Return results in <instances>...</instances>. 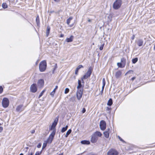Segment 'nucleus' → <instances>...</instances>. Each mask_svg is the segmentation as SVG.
<instances>
[{
    "label": "nucleus",
    "mask_w": 155,
    "mask_h": 155,
    "mask_svg": "<svg viewBox=\"0 0 155 155\" xmlns=\"http://www.w3.org/2000/svg\"><path fill=\"white\" fill-rule=\"evenodd\" d=\"M110 130V129H109V128H108V129H107V130H106V131H108L109 132V131Z\"/></svg>",
    "instance_id": "nucleus-56"
},
{
    "label": "nucleus",
    "mask_w": 155,
    "mask_h": 155,
    "mask_svg": "<svg viewBox=\"0 0 155 155\" xmlns=\"http://www.w3.org/2000/svg\"><path fill=\"white\" fill-rule=\"evenodd\" d=\"M33 153L32 152H29L28 155H33Z\"/></svg>",
    "instance_id": "nucleus-46"
},
{
    "label": "nucleus",
    "mask_w": 155,
    "mask_h": 155,
    "mask_svg": "<svg viewBox=\"0 0 155 155\" xmlns=\"http://www.w3.org/2000/svg\"><path fill=\"white\" fill-rule=\"evenodd\" d=\"M103 85L105 86V81L104 78H103L102 79Z\"/></svg>",
    "instance_id": "nucleus-36"
},
{
    "label": "nucleus",
    "mask_w": 155,
    "mask_h": 155,
    "mask_svg": "<svg viewBox=\"0 0 155 155\" xmlns=\"http://www.w3.org/2000/svg\"><path fill=\"white\" fill-rule=\"evenodd\" d=\"M109 132L108 131H105L104 132V136L106 138H108L109 137Z\"/></svg>",
    "instance_id": "nucleus-22"
},
{
    "label": "nucleus",
    "mask_w": 155,
    "mask_h": 155,
    "mask_svg": "<svg viewBox=\"0 0 155 155\" xmlns=\"http://www.w3.org/2000/svg\"><path fill=\"white\" fill-rule=\"evenodd\" d=\"M3 91V88L1 86H0V94L2 93Z\"/></svg>",
    "instance_id": "nucleus-39"
},
{
    "label": "nucleus",
    "mask_w": 155,
    "mask_h": 155,
    "mask_svg": "<svg viewBox=\"0 0 155 155\" xmlns=\"http://www.w3.org/2000/svg\"><path fill=\"white\" fill-rule=\"evenodd\" d=\"M56 129L53 130L51 133L50 135L48 138L47 140V142L48 143H51L54 139L56 133Z\"/></svg>",
    "instance_id": "nucleus-4"
},
{
    "label": "nucleus",
    "mask_w": 155,
    "mask_h": 155,
    "mask_svg": "<svg viewBox=\"0 0 155 155\" xmlns=\"http://www.w3.org/2000/svg\"><path fill=\"white\" fill-rule=\"evenodd\" d=\"M55 93V92H54L53 91L52 92H51L50 93V94L51 95V96L52 97H53L54 96V94Z\"/></svg>",
    "instance_id": "nucleus-40"
},
{
    "label": "nucleus",
    "mask_w": 155,
    "mask_h": 155,
    "mask_svg": "<svg viewBox=\"0 0 155 155\" xmlns=\"http://www.w3.org/2000/svg\"><path fill=\"white\" fill-rule=\"evenodd\" d=\"M47 67V63L45 60L41 61L39 65V69L40 71L43 72L45 71Z\"/></svg>",
    "instance_id": "nucleus-1"
},
{
    "label": "nucleus",
    "mask_w": 155,
    "mask_h": 155,
    "mask_svg": "<svg viewBox=\"0 0 155 155\" xmlns=\"http://www.w3.org/2000/svg\"><path fill=\"white\" fill-rule=\"evenodd\" d=\"M138 59L137 58H135L132 60V62L133 64L136 63L138 61Z\"/></svg>",
    "instance_id": "nucleus-27"
},
{
    "label": "nucleus",
    "mask_w": 155,
    "mask_h": 155,
    "mask_svg": "<svg viewBox=\"0 0 155 155\" xmlns=\"http://www.w3.org/2000/svg\"><path fill=\"white\" fill-rule=\"evenodd\" d=\"M36 21L37 24H38V23H39V17H38V16L37 17V18H36Z\"/></svg>",
    "instance_id": "nucleus-38"
},
{
    "label": "nucleus",
    "mask_w": 155,
    "mask_h": 155,
    "mask_svg": "<svg viewBox=\"0 0 155 155\" xmlns=\"http://www.w3.org/2000/svg\"><path fill=\"white\" fill-rule=\"evenodd\" d=\"M104 87H105V86L102 85V89L104 90Z\"/></svg>",
    "instance_id": "nucleus-55"
},
{
    "label": "nucleus",
    "mask_w": 155,
    "mask_h": 155,
    "mask_svg": "<svg viewBox=\"0 0 155 155\" xmlns=\"http://www.w3.org/2000/svg\"><path fill=\"white\" fill-rule=\"evenodd\" d=\"M19 155H23V154L22 153H21Z\"/></svg>",
    "instance_id": "nucleus-60"
},
{
    "label": "nucleus",
    "mask_w": 155,
    "mask_h": 155,
    "mask_svg": "<svg viewBox=\"0 0 155 155\" xmlns=\"http://www.w3.org/2000/svg\"><path fill=\"white\" fill-rule=\"evenodd\" d=\"M81 143L83 144H89L90 143L89 140H83L81 141Z\"/></svg>",
    "instance_id": "nucleus-20"
},
{
    "label": "nucleus",
    "mask_w": 155,
    "mask_h": 155,
    "mask_svg": "<svg viewBox=\"0 0 155 155\" xmlns=\"http://www.w3.org/2000/svg\"><path fill=\"white\" fill-rule=\"evenodd\" d=\"M45 90H43V91H42L41 92L40 94L38 97L39 98H40L42 96L44 93L45 92Z\"/></svg>",
    "instance_id": "nucleus-30"
},
{
    "label": "nucleus",
    "mask_w": 155,
    "mask_h": 155,
    "mask_svg": "<svg viewBox=\"0 0 155 155\" xmlns=\"http://www.w3.org/2000/svg\"><path fill=\"white\" fill-rule=\"evenodd\" d=\"M31 91L32 93H35L37 90V87L36 84H33L30 87Z\"/></svg>",
    "instance_id": "nucleus-11"
},
{
    "label": "nucleus",
    "mask_w": 155,
    "mask_h": 155,
    "mask_svg": "<svg viewBox=\"0 0 155 155\" xmlns=\"http://www.w3.org/2000/svg\"><path fill=\"white\" fill-rule=\"evenodd\" d=\"M92 68L91 67H90L87 72L83 77V79H87L90 77L92 73Z\"/></svg>",
    "instance_id": "nucleus-6"
},
{
    "label": "nucleus",
    "mask_w": 155,
    "mask_h": 155,
    "mask_svg": "<svg viewBox=\"0 0 155 155\" xmlns=\"http://www.w3.org/2000/svg\"><path fill=\"white\" fill-rule=\"evenodd\" d=\"M103 91H104V90L102 89V90L101 91V94H102V93H103Z\"/></svg>",
    "instance_id": "nucleus-52"
},
{
    "label": "nucleus",
    "mask_w": 155,
    "mask_h": 155,
    "mask_svg": "<svg viewBox=\"0 0 155 155\" xmlns=\"http://www.w3.org/2000/svg\"><path fill=\"white\" fill-rule=\"evenodd\" d=\"M88 22H91V19H89L88 20Z\"/></svg>",
    "instance_id": "nucleus-58"
},
{
    "label": "nucleus",
    "mask_w": 155,
    "mask_h": 155,
    "mask_svg": "<svg viewBox=\"0 0 155 155\" xmlns=\"http://www.w3.org/2000/svg\"><path fill=\"white\" fill-rule=\"evenodd\" d=\"M35 132V130H32L31 131V133L32 134L34 133Z\"/></svg>",
    "instance_id": "nucleus-50"
},
{
    "label": "nucleus",
    "mask_w": 155,
    "mask_h": 155,
    "mask_svg": "<svg viewBox=\"0 0 155 155\" xmlns=\"http://www.w3.org/2000/svg\"><path fill=\"white\" fill-rule=\"evenodd\" d=\"M137 45L139 46L140 47L143 45V41L142 39H139L137 41Z\"/></svg>",
    "instance_id": "nucleus-15"
},
{
    "label": "nucleus",
    "mask_w": 155,
    "mask_h": 155,
    "mask_svg": "<svg viewBox=\"0 0 155 155\" xmlns=\"http://www.w3.org/2000/svg\"><path fill=\"white\" fill-rule=\"evenodd\" d=\"M78 85L77 87V88L78 89H83V88L84 87V86L83 85L81 84V81L80 80H78Z\"/></svg>",
    "instance_id": "nucleus-16"
},
{
    "label": "nucleus",
    "mask_w": 155,
    "mask_h": 155,
    "mask_svg": "<svg viewBox=\"0 0 155 155\" xmlns=\"http://www.w3.org/2000/svg\"><path fill=\"white\" fill-rule=\"evenodd\" d=\"M131 71H131V70H130L129 71H128L126 74H125V75H126L127 74H128V73H130V72Z\"/></svg>",
    "instance_id": "nucleus-51"
},
{
    "label": "nucleus",
    "mask_w": 155,
    "mask_h": 155,
    "mask_svg": "<svg viewBox=\"0 0 155 155\" xmlns=\"http://www.w3.org/2000/svg\"><path fill=\"white\" fill-rule=\"evenodd\" d=\"M118 138L120 140V141H122L123 143H125V141L122 139L119 136H118Z\"/></svg>",
    "instance_id": "nucleus-34"
},
{
    "label": "nucleus",
    "mask_w": 155,
    "mask_h": 155,
    "mask_svg": "<svg viewBox=\"0 0 155 155\" xmlns=\"http://www.w3.org/2000/svg\"><path fill=\"white\" fill-rule=\"evenodd\" d=\"M122 1L121 0H116L113 3V7L115 10L119 9L121 5Z\"/></svg>",
    "instance_id": "nucleus-3"
},
{
    "label": "nucleus",
    "mask_w": 155,
    "mask_h": 155,
    "mask_svg": "<svg viewBox=\"0 0 155 155\" xmlns=\"http://www.w3.org/2000/svg\"><path fill=\"white\" fill-rule=\"evenodd\" d=\"M58 120V117H57L54 120V122L52 123L51 127L49 128L50 130H52L55 129V127L57 125Z\"/></svg>",
    "instance_id": "nucleus-8"
},
{
    "label": "nucleus",
    "mask_w": 155,
    "mask_h": 155,
    "mask_svg": "<svg viewBox=\"0 0 155 155\" xmlns=\"http://www.w3.org/2000/svg\"><path fill=\"white\" fill-rule=\"evenodd\" d=\"M54 0L55 2H57L59 1V0Z\"/></svg>",
    "instance_id": "nucleus-57"
},
{
    "label": "nucleus",
    "mask_w": 155,
    "mask_h": 155,
    "mask_svg": "<svg viewBox=\"0 0 155 155\" xmlns=\"http://www.w3.org/2000/svg\"><path fill=\"white\" fill-rule=\"evenodd\" d=\"M73 38L74 36L72 35H71L69 38H67L66 41L68 42H71L73 41Z\"/></svg>",
    "instance_id": "nucleus-19"
},
{
    "label": "nucleus",
    "mask_w": 155,
    "mask_h": 155,
    "mask_svg": "<svg viewBox=\"0 0 155 155\" xmlns=\"http://www.w3.org/2000/svg\"><path fill=\"white\" fill-rule=\"evenodd\" d=\"M122 72L120 71H117L115 74V76L117 78H118L121 76Z\"/></svg>",
    "instance_id": "nucleus-18"
},
{
    "label": "nucleus",
    "mask_w": 155,
    "mask_h": 155,
    "mask_svg": "<svg viewBox=\"0 0 155 155\" xmlns=\"http://www.w3.org/2000/svg\"><path fill=\"white\" fill-rule=\"evenodd\" d=\"M44 81L43 79L39 80L38 82V85L40 87H42L44 85Z\"/></svg>",
    "instance_id": "nucleus-14"
},
{
    "label": "nucleus",
    "mask_w": 155,
    "mask_h": 155,
    "mask_svg": "<svg viewBox=\"0 0 155 155\" xmlns=\"http://www.w3.org/2000/svg\"><path fill=\"white\" fill-rule=\"evenodd\" d=\"M94 134L96 136L99 137H101L102 136L101 133L99 131H96L95 132Z\"/></svg>",
    "instance_id": "nucleus-21"
},
{
    "label": "nucleus",
    "mask_w": 155,
    "mask_h": 155,
    "mask_svg": "<svg viewBox=\"0 0 155 155\" xmlns=\"http://www.w3.org/2000/svg\"><path fill=\"white\" fill-rule=\"evenodd\" d=\"M106 124L105 121L104 120H101L100 122V127L102 130H104L106 128Z\"/></svg>",
    "instance_id": "nucleus-10"
},
{
    "label": "nucleus",
    "mask_w": 155,
    "mask_h": 155,
    "mask_svg": "<svg viewBox=\"0 0 155 155\" xmlns=\"http://www.w3.org/2000/svg\"><path fill=\"white\" fill-rule=\"evenodd\" d=\"M74 79H75V78H75V77H74Z\"/></svg>",
    "instance_id": "nucleus-63"
},
{
    "label": "nucleus",
    "mask_w": 155,
    "mask_h": 155,
    "mask_svg": "<svg viewBox=\"0 0 155 155\" xmlns=\"http://www.w3.org/2000/svg\"><path fill=\"white\" fill-rule=\"evenodd\" d=\"M73 18L72 17H70L69 18H68L67 20V24H68V25H69V26L70 27H72L73 25V24L69 25V24L70 23L71 21L73 19Z\"/></svg>",
    "instance_id": "nucleus-17"
},
{
    "label": "nucleus",
    "mask_w": 155,
    "mask_h": 155,
    "mask_svg": "<svg viewBox=\"0 0 155 155\" xmlns=\"http://www.w3.org/2000/svg\"><path fill=\"white\" fill-rule=\"evenodd\" d=\"M69 90L68 88H66L65 90L64 93L66 94L69 91Z\"/></svg>",
    "instance_id": "nucleus-33"
},
{
    "label": "nucleus",
    "mask_w": 155,
    "mask_h": 155,
    "mask_svg": "<svg viewBox=\"0 0 155 155\" xmlns=\"http://www.w3.org/2000/svg\"><path fill=\"white\" fill-rule=\"evenodd\" d=\"M107 155H118L119 153L116 149L112 148L107 152Z\"/></svg>",
    "instance_id": "nucleus-7"
},
{
    "label": "nucleus",
    "mask_w": 155,
    "mask_h": 155,
    "mask_svg": "<svg viewBox=\"0 0 155 155\" xmlns=\"http://www.w3.org/2000/svg\"><path fill=\"white\" fill-rule=\"evenodd\" d=\"M50 28L49 26H48L47 28V30L46 31V35L47 37L48 36V35L50 33Z\"/></svg>",
    "instance_id": "nucleus-25"
},
{
    "label": "nucleus",
    "mask_w": 155,
    "mask_h": 155,
    "mask_svg": "<svg viewBox=\"0 0 155 155\" xmlns=\"http://www.w3.org/2000/svg\"><path fill=\"white\" fill-rule=\"evenodd\" d=\"M153 49H154V50H155V45L154 48H153Z\"/></svg>",
    "instance_id": "nucleus-59"
},
{
    "label": "nucleus",
    "mask_w": 155,
    "mask_h": 155,
    "mask_svg": "<svg viewBox=\"0 0 155 155\" xmlns=\"http://www.w3.org/2000/svg\"><path fill=\"white\" fill-rule=\"evenodd\" d=\"M59 155H63V153H61V154H59Z\"/></svg>",
    "instance_id": "nucleus-62"
},
{
    "label": "nucleus",
    "mask_w": 155,
    "mask_h": 155,
    "mask_svg": "<svg viewBox=\"0 0 155 155\" xmlns=\"http://www.w3.org/2000/svg\"><path fill=\"white\" fill-rule=\"evenodd\" d=\"M134 38H135V35H133V36H132L131 39L132 40H133L134 39Z\"/></svg>",
    "instance_id": "nucleus-48"
},
{
    "label": "nucleus",
    "mask_w": 155,
    "mask_h": 155,
    "mask_svg": "<svg viewBox=\"0 0 155 155\" xmlns=\"http://www.w3.org/2000/svg\"><path fill=\"white\" fill-rule=\"evenodd\" d=\"M104 44L102 45L100 47L99 49L100 50H102L103 49V47L104 46Z\"/></svg>",
    "instance_id": "nucleus-37"
},
{
    "label": "nucleus",
    "mask_w": 155,
    "mask_h": 155,
    "mask_svg": "<svg viewBox=\"0 0 155 155\" xmlns=\"http://www.w3.org/2000/svg\"><path fill=\"white\" fill-rule=\"evenodd\" d=\"M129 63H127V65H128V66H129Z\"/></svg>",
    "instance_id": "nucleus-61"
},
{
    "label": "nucleus",
    "mask_w": 155,
    "mask_h": 155,
    "mask_svg": "<svg viewBox=\"0 0 155 155\" xmlns=\"http://www.w3.org/2000/svg\"><path fill=\"white\" fill-rule=\"evenodd\" d=\"M57 68V64H55L54 65V68L53 70V72H54V71L55 70L56 68Z\"/></svg>",
    "instance_id": "nucleus-44"
},
{
    "label": "nucleus",
    "mask_w": 155,
    "mask_h": 155,
    "mask_svg": "<svg viewBox=\"0 0 155 155\" xmlns=\"http://www.w3.org/2000/svg\"><path fill=\"white\" fill-rule=\"evenodd\" d=\"M126 60L124 58H123L121 59L120 62H118L117 63V66L119 68H124L126 65Z\"/></svg>",
    "instance_id": "nucleus-2"
},
{
    "label": "nucleus",
    "mask_w": 155,
    "mask_h": 155,
    "mask_svg": "<svg viewBox=\"0 0 155 155\" xmlns=\"http://www.w3.org/2000/svg\"><path fill=\"white\" fill-rule=\"evenodd\" d=\"M2 6L4 8H7L8 6L6 3H4L2 4Z\"/></svg>",
    "instance_id": "nucleus-28"
},
{
    "label": "nucleus",
    "mask_w": 155,
    "mask_h": 155,
    "mask_svg": "<svg viewBox=\"0 0 155 155\" xmlns=\"http://www.w3.org/2000/svg\"><path fill=\"white\" fill-rule=\"evenodd\" d=\"M68 125H66L65 127H63L62 128L61 132L62 133H64L65 131L68 129Z\"/></svg>",
    "instance_id": "nucleus-26"
},
{
    "label": "nucleus",
    "mask_w": 155,
    "mask_h": 155,
    "mask_svg": "<svg viewBox=\"0 0 155 155\" xmlns=\"http://www.w3.org/2000/svg\"><path fill=\"white\" fill-rule=\"evenodd\" d=\"M2 106L4 108L8 107L9 104V101L8 99L6 97L3 98L2 101Z\"/></svg>",
    "instance_id": "nucleus-5"
},
{
    "label": "nucleus",
    "mask_w": 155,
    "mask_h": 155,
    "mask_svg": "<svg viewBox=\"0 0 155 155\" xmlns=\"http://www.w3.org/2000/svg\"><path fill=\"white\" fill-rule=\"evenodd\" d=\"M42 153V150L41 151H37L35 153V155H40Z\"/></svg>",
    "instance_id": "nucleus-32"
},
{
    "label": "nucleus",
    "mask_w": 155,
    "mask_h": 155,
    "mask_svg": "<svg viewBox=\"0 0 155 155\" xmlns=\"http://www.w3.org/2000/svg\"><path fill=\"white\" fill-rule=\"evenodd\" d=\"M83 93V89H78L76 94L77 98L78 100H80L81 98Z\"/></svg>",
    "instance_id": "nucleus-9"
},
{
    "label": "nucleus",
    "mask_w": 155,
    "mask_h": 155,
    "mask_svg": "<svg viewBox=\"0 0 155 155\" xmlns=\"http://www.w3.org/2000/svg\"><path fill=\"white\" fill-rule=\"evenodd\" d=\"M64 36V35L63 34H61L60 35V37H63Z\"/></svg>",
    "instance_id": "nucleus-53"
},
{
    "label": "nucleus",
    "mask_w": 155,
    "mask_h": 155,
    "mask_svg": "<svg viewBox=\"0 0 155 155\" xmlns=\"http://www.w3.org/2000/svg\"><path fill=\"white\" fill-rule=\"evenodd\" d=\"M47 145V143H43V144L42 147V150H41L42 151L43 149H44L46 147Z\"/></svg>",
    "instance_id": "nucleus-31"
},
{
    "label": "nucleus",
    "mask_w": 155,
    "mask_h": 155,
    "mask_svg": "<svg viewBox=\"0 0 155 155\" xmlns=\"http://www.w3.org/2000/svg\"><path fill=\"white\" fill-rule=\"evenodd\" d=\"M83 79V77L82 78H81V81H82V83L84 84V79Z\"/></svg>",
    "instance_id": "nucleus-49"
},
{
    "label": "nucleus",
    "mask_w": 155,
    "mask_h": 155,
    "mask_svg": "<svg viewBox=\"0 0 155 155\" xmlns=\"http://www.w3.org/2000/svg\"><path fill=\"white\" fill-rule=\"evenodd\" d=\"M86 111V109H85V108H83L82 109V113H84Z\"/></svg>",
    "instance_id": "nucleus-43"
},
{
    "label": "nucleus",
    "mask_w": 155,
    "mask_h": 155,
    "mask_svg": "<svg viewBox=\"0 0 155 155\" xmlns=\"http://www.w3.org/2000/svg\"><path fill=\"white\" fill-rule=\"evenodd\" d=\"M113 103V101L112 99L110 98L108 100L107 103V105L109 106H111Z\"/></svg>",
    "instance_id": "nucleus-23"
},
{
    "label": "nucleus",
    "mask_w": 155,
    "mask_h": 155,
    "mask_svg": "<svg viewBox=\"0 0 155 155\" xmlns=\"http://www.w3.org/2000/svg\"><path fill=\"white\" fill-rule=\"evenodd\" d=\"M58 88V86H57V85L55 87V88H54V89L53 90V91L55 92V91L56 90V89H57Z\"/></svg>",
    "instance_id": "nucleus-45"
},
{
    "label": "nucleus",
    "mask_w": 155,
    "mask_h": 155,
    "mask_svg": "<svg viewBox=\"0 0 155 155\" xmlns=\"http://www.w3.org/2000/svg\"><path fill=\"white\" fill-rule=\"evenodd\" d=\"M83 67L82 65H80L77 68H76L79 70L81 68H83Z\"/></svg>",
    "instance_id": "nucleus-35"
},
{
    "label": "nucleus",
    "mask_w": 155,
    "mask_h": 155,
    "mask_svg": "<svg viewBox=\"0 0 155 155\" xmlns=\"http://www.w3.org/2000/svg\"><path fill=\"white\" fill-rule=\"evenodd\" d=\"M78 70H79L78 69L76 68L75 71V74H76V75L78 74Z\"/></svg>",
    "instance_id": "nucleus-42"
},
{
    "label": "nucleus",
    "mask_w": 155,
    "mask_h": 155,
    "mask_svg": "<svg viewBox=\"0 0 155 155\" xmlns=\"http://www.w3.org/2000/svg\"><path fill=\"white\" fill-rule=\"evenodd\" d=\"M98 139V137L93 134L91 136V141L93 143H95L97 141Z\"/></svg>",
    "instance_id": "nucleus-12"
},
{
    "label": "nucleus",
    "mask_w": 155,
    "mask_h": 155,
    "mask_svg": "<svg viewBox=\"0 0 155 155\" xmlns=\"http://www.w3.org/2000/svg\"><path fill=\"white\" fill-rule=\"evenodd\" d=\"M111 109L110 108L108 107H107L106 108V111H108L107 113H110V110Z\"/></svg>",
    "instance_id": "nucleus-29"
},
{
    "label": "nucleus",
    "mask_w": 155,
    "mask_h": 155,
    "mask_svg": "<svg viewBox=\"0 0 155 155\" xmlns=\"http://www.w3.org/2000/svg\"><path fill=\"white\" fill-rule=\"evenodd\" d=\"M3 129V127H0V133L2 131Z\"/></svg>",
    "instance_id": "nucleus-47"
},
{
    "label": "nucleus",
    "mask_w": 155,
    "mask_h": 155,
    "mask_svg": "<svg viewBox=\"0 0 155 155\" xmlns=\"http://www.w3.org/2000/svg\"><path fill=\"white\" fill-rule=\"evenodd\" d=\"M72 130L71 129H70L68 130L67 131L66 134L65 135V136L66 137H68V135L71 133V132Z\"/></svg>",
    "instance_id": "nucleus-24"
},
{
    "label": "nucleus",
    "mask_w": 155,
    "mask_h": 155,
    "mask_svg": "<svg viewBox=\"0 0 155 155\" xmlns=\"http://www.w3.org/2000/svg\"><path fill=\"white\" fill-rule=\"evenodd\" d=\"M135 79V77H133L132 78H131V80H132V81H133V80H134Z\"/></svg>",
    "instance_id": "nucleus-54"
},
{
    "label": "nucleus",
    "mask_w": 155,
    "mask_h": 155,
    "mask_svg": "<svg viewBox=\"0 0 155 155\" xmlns=\"http://www.w3.org/2000/svg\"><path fill=\"white\" fill-rule=\"evenodd\" d=\"M41 143H39L38 144L37 146V147L38 148H40L41 147Z\"/></svg>",
    "instance_id": "nucleus-41"
},
{
    "label": "nucleus",
    "mask_w": 155,
    "mask_h": 155,
    "mask_svg": "<svg viewBox=\"0 0 155 155\" xmlns=\"http://www.w3.org/2000/svg\"><path fill=\"white\" fill-rule=\"evenodd\" d=\"M24 109V107L22 104L18 106L16 108V110L17 112H20Z\"/></svg>",
    "instance_id": "nucleus-13"
}]
</instances>
